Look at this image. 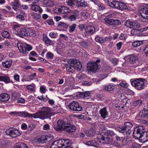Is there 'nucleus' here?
<instances>
[{"label": "nucleus", "mask_w": 148, "mask_h": 148, "mask_svg": "<svg viewBox=\"0 0 148 148\" xmlns=\"http://www.w3.org/2000/svg\"><path fill=\"white\" fill-rule=\"evenodd\" d=\"M57 124L56 126L54 127L57 131L60 132L64 130L70 133L75 131V127L71 124L66 119L59 120L57 121Z\"/></svg>", "instance_id": "f257e3e1"}, {"label": "nucleus", "mask_w": 148, "mask_h": 148, "mask_svg": "<svg viewBox=\"0 0 148 148\" xmlns=\"http://www.w3.org/2000/svg\"><path fill=\"white\" fill-rule=\"evenodd\" d=\"M13 27L16 31L14 32V33L20 37H22L23 36H35L36 35L35 31L30 28L26 27L21 28L17 25H14Z\"/></svg>", "instance_id": "f03ea898"}, {"label": "nucleus", "mask_w": 148, "mask_h": 148, "mask_svg": "<svg viewBox=\"0 0 148 148\" xmlns=\"http://www.w3.org/2000/svg\"><path fill=\"white\" fill-rule=\"evenodd\" d=\"M115 134L113 131L109 130L106 132H103L98 134L97 138L101 143L110 144L113 139L112 136Z\"/></svg>", "instance_id": "7ed1b4c3"}, {"label": "nucleus", "mask_w": 148, "mask_h": 148, "mask_svg": "<svg viewBox=\"0 0 148 148\" xmlns=\"http://www.w3.org/2000/svg\"><path fill=\"white\" fill-rule=\"evenodd\" d=\"M145 127L142 126H139L136 127L133 131V136L136 139L141 140L142 138L145 135Z\"/></svg>", "instance_id": "20e7f679"}, {"label": "nucleus", "mask_w": 148, "mask_h": 148, "mask_svg": "<svg viewBox=\"0 0 148 148\" xmlns=\"http://www.w3.org/2000/svg\"><path fill=\"white\" fill-rule=\"evenodd\" d=\"M142 78L132 79H130L132 85L137 90H141L145 88V82Z\"/></svg>", "instance_id": "39448f33"}, {"label": "nucleus", "mask_w": 148, "mask_h": 148, "mask_svg": "<svg viewBox=\"0 0 148 148\" xmlns=\"http://www.w3.org/2000/svg\"><path fill=\"white\" fill-rule=\"evenodd\" d=\"M17 47L19 52L23 54H26L28 52L32 49V47L28 44H24L18 41L17 43Z\"/></svg>", "instance_id": "423d86ee"}, {"label": "nucleus", "mask_w": 148, "mask_h": 148, "mask_svg": "<svg viewBox=\"0 0 148 148\" xmlns=\"http://www.w3.org/2000/svg\"><path fill=\"white\" fill-rule=\"evenodd\" d=\"M88 70L92 73H95L99 70L101 66L99 64L94 62V61L88 62L87 66Z\"/></svg>", "instance_id": "0eeeda50"}, {"label": "nucleus", "mask_w": 148, "mask_h": 148, "mask_svg": "<svg viewBox=\"0 0 148 148\" xmlns=\"http://www.w3.org/2000/svg\"><path fill=\"white\" fill-rule=\"evenodd\" d=\"M68 107L71 110L76 112L81 111L83 110L81 105L76 101H74L70 103L68 106Z\"/></svg>", "instance_id": "6e6552de"}, {"label": "nucleus", "mask_w": 148, "mask_h": 148, "mask_svg": "<svg viewBox=\"0 0 148 148\" xmlns=\"http://www.w3.org/2000/svg\"><path fill=\"white\" fill-rule=\"evenodd\" d=\"M5 133L7 135L13 138L16 137L21 134L19 131L14 128L7 129L5 131Z\"/></svg>", "instance_id": "1a4fd4ad"}, {"label": "nucleus", "mask_w": 148, "mask_h": 148, "mask_svg": "<svg viewBox=\"0 0 148 148\" xmlns=\"http://www.w3.org/2000/svg\"><path fill=\"white\" fill-rule=\"evenodd\" d=\"M138 15L146 19H148V8L141 6L138 8Z\"/></svg>", "instance_id": "9d476101"}, {"label": "nucleus", "mask_w": 148, "mask_h": 148, "mask_svg": "<svg viewBox=\"0 0 148 148\" xmlns=\"http://www.w3.org/2000/svg\"><path fill=\"white\" fill-rule=\"evenodd\" d=\"M54 12L58 14L69 13L71 10L68 8L64 6H59L54 10Z\"/></svg>", "instance_id": "9b49d317"}, {"label": "nucleus", "mask_w": 148, "mask_h": 148, "mask_svg": "<svg viewBox=\"0 0 148 148\" xmlns=\"http://www.w3.org/2000/svg\"><path fill=\"white\" fill-rule=\"evenodd\" d=\"M48 139H50L49 136L45 135H43L40 137L36 138L34 140V141L36 144H43L46 143L48 141L50 140H49Z\"/></svg>", "instance_id": "f8f14e48"}, {"label": "nucleus", "mask_w": 148, "mask_h": 148, "mask_svg": "<svg viewBox=\"0 0 148 148\" xmlns=\"http://www.w3.org/2000/svg\"><path fill=\"white\" fill-rule=\"evenodd\" d=\"M66 67L67 70L69 72H73L75 71V70L76 69L78 71H80L81 69V67L79 66H77L75 65H72L70 64H66Z\"/></svg>", "instance_id": "ddd939ff"}, {"label": "nucleus", "mask_w": 148, "mask_h": 148, "mask_svg": "<svg viewBox=\"0 0 148 148\" xmlns=\"http://www.w3.org/2000/svg\"><path fill=\"white\" fill-rule=\"evenodd\" d=\"M117 5L116 9L120 10H130V8L128 7L123 2H122L119 1H118L117 3Z\"/></svg>", "instance_id": "4468645a"}, {"label": "nucleus", "mask_w": 148, "mask_h": 148, "mask_svg": "<svg viewBox=\"0 0 148 148\" xmlns=\"http://www.w3.org/2000/svg\"><path fill=\"white\" fill-rule=\"evenodd\" d=\"M139 115L142 117L148 118V107L142 109L139 113Z\"/></svg>", "instance_id": "2eb2a0df"}, {"label": "nucleus", "mask_w": 148, "mask_h": 148, "mask_svg": "<svg viewBox=\"0 0 148 148\" xmlns=\"http://www.w3.org/2000/svg\"><path fill=\"white\" fill-rule=\"evenodd\" d=\"M10 98L9 95L7 93H3L0 94V103L8 101Z\"/></svg>", "instance_id": "dca6fc26"}, {"label": "nucleus", "mask_w": 148, "mask_h": 148, "mask_svg": "<svg viewBox=\"0 0 148 148\" xmlns=\"http://www.w3.org/2000/svg\"><path fill=\"white\" fill-rule=\"evenodd\" d=\"M90 95V93L89 91L79 92L76 93V96L77 97H80L82 99H84L86 97L89 96Z\"/></svg>", "instance_id": "f3484780"}, {"label": "nucleus", "mask_w": 148, "mask_h": 148, "mask_svg": "<svg viewBox=\"0 0 148 148\" xmlns=\"http://www.w3.org/2000/svg\"><path fill=\"white\" fill-rule=\"evenodd\" d=\"M67 62H69V63L67 64H70L72 65L73 66V65H75L77 66H79L81 67V69L82 68L81 64H80V62H79V61L76 59H72V60H67Z\"/></svg>", "instance_id": "a211bd4d"}, {"label": "nucleus", "mask_w": 148, "mask_h": 148, "mask_svg": "<svg viewBox=\"0 0 148 148\" xmlns=\"http://www.w3.org/2000/svg\"><path fill=\"white\" fill-rule=\"evenodd\" d=\"M31 6V9L33 10L36 12L39 11L40 13L42 12V9L39 5H35L34 3H33Z\"/></svg>", "instance_id": "6ab92c4d"}, {"label": "nucleus", "mask_w": 148, "mask_h": 148, "mask_svg": "<svg viewBox=\"0 0 148 148\" xmlns=\"http://www.w3.org/2000/svg\"><path fill=\"white\" fill-rule=\"evenodd\" d=\"M99 113L102 117L103 119H105L108 116V112L106 107L101 109Z\"/></svg>", "instance_id": "aec40b11"}, {"label": "nucleus", "mask_w": 148, "mask_h": 148, "mask_svg": "<svg viewBox=\"0 0 148 148\" xmlns=\"http://www.w3.org/2000/svg\"><path fill=\"white\" fill-rule=\"evenodd\" d=\"M51 112L49 110H46L44 111H41L40 112V114L42 116V117L43 118H47L51 114Z\"/></svg>", "instance_id": "412c9836"}, {"label": "nucleus", "mask_w": 148, "mask_h": 148, "mask_svg": "<svg viewBox=\"0 0 148 148\" xmlns=\"http://www.w3.org/2000/svg\"><path fill=\"white\" fill-rule=\"evenodd\" d=\"M118 1L116 0H108L107 3L108 5L112 8L116 9Z\"/></svg>", "instance_id": "4be33fe9"}, {"label": "nucleus", "mask_w": 148, "mask_h": 148, "mask_svg": "<svg viewBox=\"0 0 148 148\" xmlns=\"http://www.w3.org/2000/svg\"><path fill=\"white\" fill-rule=\"evenodd\" d=\"M86 33L88 34H92L94 33L95 28L93 26H88L86 28Z\"/></svg>", "instance_id": "5701e85b"}, {"label": "nucleus", "mask_w": 148, "mask_h": 148, "mask_svg": "<svg viewBox=\"0 0 148 148\" xmlns=\"http://www.w3.org/2000/svg\"><path fill=\"white\" fill-rule=\"evenodd\" d=\"M121 24L120 21L117 19H112L111 26L113 29H116L117 26Z\"/></svg>", "instance_id": "b1692460"}, {"label": "nucleus", "mask_w": 148, "mask_h": 148, "mask_svg": "<svg viewBox=\"0 0 148 148\" xmlns=\"http://www.w3.org/2000/svg\"><path fill=\"white\" fill-rule=\"evenodd\" d=\"M14 148H28L27 145L24 143L18 142L16 143L14 145Z\"/></svg>", "instance_id": "393cba45"}, {"label": "nucleus", "mask_w": 148, "mask_h": 148, "mask_svg": "<svg viewBox=\"0 0 148 148\" xmlns=\"http://www.w3.org/2000/svg\"><path fill=\"white\" fill-rule=\"evenodd\" d=\"M24 114V117L25 118L33 117L34 119H36L39 117L38 113L30 114L25 111Z\"/></svg>", "instance_id": "a878e982"}, {"label": "nucleus", "mask_w": 148, "mask_h": 148, "mask_svg": "<svg viewBox=\"0 0 148 148\" xmlns=\"http://www.w3.org/2000/svg\"><path fill=\"white\" fill-rule=\"evenodd\" d=\"M114 88V86L111 84L105 85L102 88L103 90L106 91H112Z\"/></svg>", "instance_id": "bb28decb"}, {"label": "nucleus", "mask_w": 148, "mask_h": 148, "mask_svg": "<svg viewBox=\"0 0 148 148\" xmlns=\"http://www.w3.org/2000/svg\"><path fill=\"white\" fill-rule=\"evenodd\" d=\"M86 144L88 146L97 147L99 146L98 142L95 140H90L86 142Z\"/></svg>", "instance_id": "cd10ccee"}, {"label": "nucleus", "mask_w": 148, "mask_h": 148, "mask_svg": "<svg viewBox=\"0 0 148 148\" xmlns=\"http://www.w3.org/2000/svg\"><path fill=\"white\" fill-rule=\"evenodd\" d=\"M57 27L65 29L68 28L69 27V25L63 22H60L58 23Z\"/></svg>", "instance_id": "c85d7f7f"}, {"label": "nucleus", "mask_w": 148, "mask_h": 148, "mask_svg": "<svg viewBox=\"0 0 148 148\" xmlns=\"http://www.w3.org/2000/svg\"><path fill=\"white\" fill-rule=\"evenodd\" d=\"M0 81H3L6 84L10 83L11 82L12 83H13V82H11V80L9 77L8 76H2L0 75Z\"/></svg>", "instance_id": "c756f323"}, {"label": "nucleus", "mask_w": 148, "mask_h": 148, "mask_svg": "<svg viewBox=\"0 0 148 148\" xmlns=\"http://www.w3.org/2000/svg\"><path fill=\"white\" fill-rule=\"evenodd\" d=\"M129 60L131 64H134L138 61V58L136 56L130 55L129 56Z\"/></svg>", "instance_id": "7c9ffc66"}, {"label": "nucleus", "mask_w": 148, "mask_h": 148, "mask_svg": "<svg viewBox=\"0 0 148 148\" xmlns=\"http://www.w3.org/2000/svg\"><path fill=\"white\" fill-rule=\"evenodd\" d=\"M12 60H6L5 62L2 63V65L3 66L6 68H9L12 64Z\"/></svg>", "instance_id": "2f4dec72"}, {"label": "nucleus", "mask_w": 148, "mask_h": 148, "mask_svg": "<svg viewBox=\"0 0 148 148\" xmlns=\"http://www.w3.org/2000/svg\"><path fill=\"white\" fill-rule=\"evenodd\" d=\"M143 102V101L140 99L134 101L132 103V106L136 107L138 108L142 105Z\"/></svg>", "instance_id": "473e14b6"}, {"label": "nucleus", "mask_w": 148, "mask_h": 148, "mask_svg": "<svg viewBox=\"0 0 148 148\" xmlns=\"http://www.w3.org/2000/svg\"><path fill=\"white\" fill-rule=\"evenodd\" d=\"M95 97L99 101H101L104 99V95L102 92L100 91L99 92L96 93Z\"/></svg>", "instance_id": "72a5a7b5"}, {"label": "nucleus", "mask_w": 148, "mask_h": 148, "mask_svg": "<svg viewBox=\"0 0 148 148\" xmlns=\"http://www.w3.org/2000/svg\"><path fill=\"white\" fill-rule=\"evenodd\" d=\"M143 43V41L135 40L132 42V45L134 47H137L140 46Z\"/></svg>", "instance_id": "f704fd0d"}, {"label": "nucleus", "mask_w": 148, "mask_h": 148, "mask_svg": "<svg viewBox=\"0 0 148 148\" xmlns=\"http://www.w3.org/2000/svg\"><path fill=\"white\" fill-rule=\"evenodd\" d=\"M87 3L84 0H80L77 2V5L78 7H86L87 5Z\"/></svg>", "instance_id": "c9c22d12"}, {"label": "nucleus", "mask_w": 148, "mask_h": 148, "mask_svg": "<svg viewBox=\"0 0 148 148\" xmlns=\"http://www.w3.org/2000/svg\"><path fill=\"white\" fill-rule=\"evenodd\" d=\"M12 8L15 10L16 11L20 5V4L17 1H15L14 2L11 3Z\"/></svg>", "instance_id": "e433bc0d"}, {"label": "nucleus", "mask_w": 148, "mask_h": 148, "mask_svg": "<svg viewBox=\"0 0 148 148\" xmlns=\"http://www.w3.org/2000/svg\"><path fill=\"white\" fill-rule=\"evenodd\" d=\"M25 111L20 112H17L16 111L11 112L10 113V114L11 115L15 116H21L24 117V113Z\"/></svg>", "instance_id": "4c0bfd02"}, {"label": "nucleus", "mask_w": 148, "mask_h": 148, "mask_svg": "<svg viewBox=\"0 0 148 148\" xmlns=\"http://www.w3.org/2000/svg\"><path fill=\"white\" fill-rule=\"evenodd\" d=\"M43 36L42 39L45 43L48 45L51 43V40L45 34H43Z\"/></svg>", "instance_id": "58836bf2"}, {"label": "nucleus", "mask_w": 148, "mask_h": 148, "mask_svg": "<svg viewBox=\"0 0 148 148\" xmlns=\"http://www.w3.org/2000/svg\"><path fill=\"white\" fill-rule=\"evenodd\" d=\"M35 85L34 84H30L27 86L26 87V88L29 90L34 92L35 91Z\"/></svg>", "instance_id": "ea45409f"}, {"label": "nucleus", "mask_w": 148, "mask_h": 148, "mask_svg": "<svg viewBox=\"0 0 148 148\" xmlns=\"http://www.w3.org/2000/svg\"><path fill=\"white\" fill-rule=\"evenodd\" d=\"M2 36L6 38H11L9 32L7 31H4L1 33Z\"/></svg>", "instance_id": "a19ab883"}, {"label": "nucleus", "mask_w": 148, "mask_h": 148, "mask_svg": "<svg viewBox=\"0 0 148 148\" xmlns=\"http://www.w3.org/2000/svg\"><path fill=\"white\" fill-rule=\"evenodd\" d=\"M125 92L127 94L132 96L134 95L135 93L132 90L128 88L125 89Z\"/></svg>", "instance_id": "79ce46f5"}, {"label": "nucleus", "mask_w": 148, "mask_h": 148, "mask_svg": "<svg viewBox=\"0 0 148 148\" xmlns=\"http://www.w3.org/2000/svg\"><path fill=\"white\" fill-rule=\"evenodd\" d=\"M95 134V131L93 129L89 130L86 133L88 137H91L93 136Z\"/></svg>", "instance_id": "37998d69"}, {"label": "nucleus", "mask_w": 148, "mask_h": 148, "mask_svg": "<svg viewBox=\"0 0 148 148\" xmlns=\"http://www.w3.org/2000/svg\"><path fill=\"white\" fill-rule=\"evenodd\" d=\"M77 25L75 23H73L69 27V32L70 33H72L75 30Z\"/></svg>", "instance_id": "c03bdc74"}, {"label": "nucleus", "mask_w": 148, "mask_h": 148, "mask_svg": "<svg viewBox=\"0 0 148 148\" xmlns=\"http://www.w3.org/2000/svg\"><path fill=\"white\" fill-rule=\"evenodd\" d=\"M20 96V94L19 92H14L12 93V97L14 99H16L18 98Z\"/></svg>", "instance_id": "a18cd8bd"}, {"label": "nucleus", "mask_w": 148, "mask_h": 148, "mask_svg": "<svg viewBox=\"0 0 148 148\" xmlns=\"http://www.w3.org/2000/svg\"><path fill=\"white\" fill-rule=\"evenodd\" d=\"M119 85L121 86L123 88H126L128 87L129 86V84L128 83L126 82L125 81H123L119 83Z\"/></svg>", "instance_id": "49530a36"}, {"label": "nucleus", "mask_w": 148, "mask_h": 148, "mask_svg": "<svg viewBox=\"0 0 148 148\" xmlns=\"http://www.w3.org/2000/svg\"><path fill=\"white\" fill-rule=\"evenodd\" d=\"M31 15L34 19L36 20H38L40 18V16L39 14L34 12L31 13Z\"/></svg>", "instance_id": "de8ad7c7"}, {"label": "nucleus", "mask_w": 148, "mask_h": 148, "mask_svg": "<svg viewBox=\"0 0 148 148\" xmlns=\"http://www.w3.org/2000/svg\"><path fill=\"white\" fill-rule=\"evenodd\" d=\"M131 146L132 148H140L141 145L136 142H132L131 144Z\"/></svg>", "instance_id": "09e8293b"}, {"label": "nucleus", "mask_w": 148, "mask_h": 148, "mask_svg": "<svg viewBox=\"0 0 148 148\" xmlns=\"http://www.w3.org/2000/svg\"><path fill=\"white\" fill-rule=\"evenodd\" d=\"M124 125L127 129H131L133 126L132 124L130 122H125L124 124Z\"/></svg>", "instance_id": "8fccbe9b"}, {"label": "nucleus", "mask_w": 148, "mask_h": 148, "mask_svg": "<svg viewBox=\"0 0 148 148\" xmlns=\"http://www.w3.org/2000/svg\"><path fill=\"white\" fill-rule=\"evenodd\" d=\"M127 37V35L124 33H121L119 37V39L121 40H125Z\"/></svg>", "instance_id": "3c124183"}, {"label": "nucleus", "mask_w": 148, "mask_h": 148, "mask_svg": "<svg viewBox=\"0 0 148 148\" xmlns=\"http://www.w3.org/2000/svg\"><path fill=\"white\" fill-rule=\"evenodd\" d=\"M140 32V29H133L131 31V34L133 35H136L138 34V33Z\"/></svg>", "instance_id": "603ef678"}, {"label": "nucleus", "mask_w": 148, "mask_h": 148, "mask_svg": "<svg viewBox=\"0 0 148 148\" xmlns=\"http://www.w3.org/2000/svg\"><path fill=\"white\" fill-rule=\"evenodd\" d=\"M37 77L36 73H32L29 76V77L30 80H32L34 79H36Z\"/></svg>", "instance_id": "864d4df0"}, {"label": "nucleus", "mask_w": 148, "mask_h": 148, "mask_svg": "<svg viewBox=\"0 0 148 148\" xmlns=\"http://www.w3.org/2000/svg\"><path fill=\"white\" fill-rule=\"evenodd\" d=\"M36 127V126L35 124L30 123L29 124L28 127H27V130L29 131L32 130Z\"/></svg>", "instance_id": "5fc2aeb1"}, {"label": "nucleus", "mask_w": 148, "mask_h": 148, "mask_svg": "<svg viewBox=\"0 0 148 148\" xmlns=\"http://www.w3.org/2000/svg\"><path fill=\"white\" fill-rule=\"evenodd\" d=\"M75 2L73 0H68L66 1V3L68 5L72 7L75 4Z\"/></svg>", "instance_id": "6e6d98bb"}, {"label": "nucleus", "mask_w": 148, "mask_h": 148, "mask_svg": "<svg viewBox=\"0 0 148 148\" xmlns=\"http://www.w3.org/2000/svg\"><path fill=\"white\" fill-rule=\"evenodd\" d=\"M54 55L53 53L50 52H48L46 54V58L47 59H51L54 57Z\"/></svg>", "instance_id": "4d7b16f0"}, {"label": "nucleus", "mask_w": 148, "mask_h": 148, "mask_svg": "<svg viewBox=\"0 0 148 148\" xmlns=\"http://www.w3.org/2000/svg\"><path fill=\"white\" fill-rule=\"evenodd\" d=\"M46 23L48 24L50 26L53 25L54 23L52 18H49L46 21Z\"/></svg>", "instance_id": "13d9d810"}, {"label": "nucleus", "mask_w": 148, "mask_h": 148, "mask_svg": "<svg viewBox=\"0 0 148 148\" xmlns=\"http://www.w3.org/2000/svg\"><path fill=\"white\" fill-rule=\"evenodd\" d=\"M90 44L89 43H88L85 41H83L81 43V46L85 48H86L89 47Z\"/></svg>", "instance_id": "bf43d9fd"}, {"label": "nucleus", "mask_w": 148, "mask_h": 148, "mask_svg": "<svg viewBox=\"0 0 148 148\" xmlns=\"http://www.w3.org/2000/svg\"><path fill=\"white\" fill-rule=\"evenodd\" d=\"M112 20V19H110L108 18H105L104 21L105 22V24L106 25L108 24L110 25H111Z\"/></svg>", "instance_id": "052dcab7"}, {"label": "nucleus", "mask_w": 148, "mask_h": 148, "mask_svg": "<svg viewBox=\"0 0 148 148\" xmlns=\"http://www.w3.org/2000/svg\"><path fill=\"white\" fill-rule=\"evenodd\" d=\"M96 41L98 42L102 43L104 42L103 39L99 36H97L95 38Z\"/></svg>", "instance_id": "680f3d73"}, {"label": "nucleus", "mask_w": 148, "mask_h": 148, "mask_svg": "<svg viewBox=\"0 0 148 148\" xmlns=\"http://www.w3.org/2000/svg\"><path fill=\"white\" fill-rule=\"evenodd\" d=\"M16 18L17 19L20 21H24L25 20L24 16L21 14L17 16H16Z\"/></svg>", "instance_id": "e2e57ef3"}, {"label": "nucleus", "mask_w": 148, "mask_h": 148, "mask_svg": "<svg viewBox=\"0 0 148 148\" xmlns=\"http://www.w3.org/2000/svg\"><path fill=\"white\" fill-rule=\"evenodd\" d=\"M132 22L129 21H127L125 23L126 26L128 27L132 28L133 27V26H132Z\"/></svg>", "instance_id": "0e129e2a"}, {"label": "nucleus", "mask_w": 148, "mask_h": 148, "mask_svg": "<svg viewBox=\"0 0 148 148\" xmlns=\"http://www.w3.org/2000/svg\"><path fill=\"white\" fill-rule=\"evenodd\" d=\"M97 5L98 6V10H104L105 8L103 4L101 3H98Z\"/></svg>", "instance_id": "69168bd1"}, {"label": "nucleus", "mask_w": 148, "mask_h": 148, "mask_svg": "<svg viewBox=\"0 0 148 148\" xmlns=\"http://www.w3.org/2000/svg\"><path fill=\"white\" fill-rule=\"evenodd\" d=\"M127 129L124 126L123 127H121L119 130V132L120 133H125L126 131H127Z\"/></svg>", "instance_id": "338daca9"}, {"label": "nucleus", "mask_w": 148, "mask_h": 148, "mask_svg": "<svg viewBox=\"0 0 148 148\" xmlns=\"http://www.w3.org/2000/svg\"><path fill=\"white\" fill-rule=\"evenodd\" d=\"M46 90V87L45 86H41L40 88V91L42 93H45Z\"/></svg>", "instance_id": "774afa93"}]
</instances>
